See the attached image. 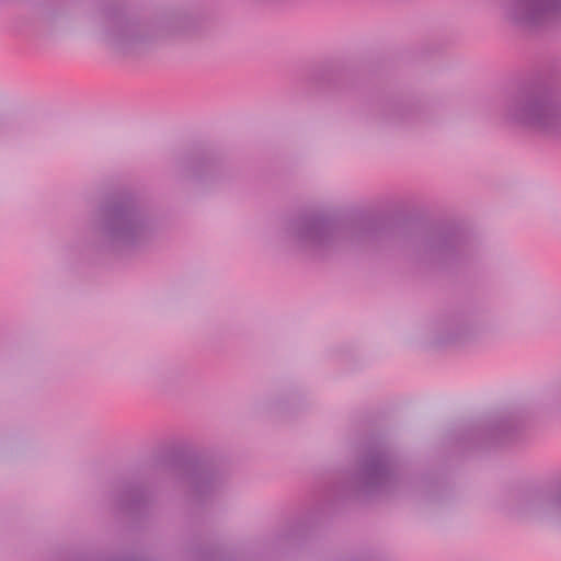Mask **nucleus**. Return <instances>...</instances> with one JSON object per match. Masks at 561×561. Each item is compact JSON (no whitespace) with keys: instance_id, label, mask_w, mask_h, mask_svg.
<instances>
[{"instance_id":"obj_1","label":"nucleus","mask_w":561,"mask_h":561,"mask_svg":"<svg viewBox=\"0 0 561 561\" xmlns=\"http://www.w3.org/2000/svg\"><path fill=\"white\" fill-rule=\"evenodd\" d=\"M383 228V220L364 217L350 224L323 213H309L293 219L286 234L291 247L301 252L321 254L350 241L357 244L376 238Z\"/></svg>"},{"instance_id":"obj_2","label":"nucleus","mask_w":561,"mask_h":561,"mask_svg":"<svg viewBox=\"0 0 561 561\" xmlns=\"http://www.w3.org/2000/svg\"><path fill=\"white\" fill-rule=\"evenodd\" d=\"M102 214L101 244L112 251L141 249L153 241L161 228L158 217L130 195L110 201Z\"/></svg>"},{"instance_id":"obj_3","label":"nucleus","mask_w":561,"mask_h":561,"mask_svg":"<svg viewBox=\"0 0 561 561\" xmlns=\"http://www.w3.org/2000/svg\"><path fill=\"white\" fill-rule=\"evenodd\" d=\"M504 117L539 136L561 138V104L553 87L543 80L520 87L504 105Z\"/></svg>"},{"instance_id":"obj_4","label":"nucleus","mask_w":561,"mask_h":561,"mask_svg":"<svg viewBox=\"0 0 561 561\" xmlns=\"http://www.w3.org/2000/svg\"><path fill=\"white\" fill-rule=\"evenodd\" d=\"M398 482L396 462L383 446L369 449L359 461L354 476V489L363 494H376L392 490Z\"/></svg>"},{"instance_id":"obj_5","label":"nucleus","mask_w":561,"mask_h":561,"mask_svg":"<svg viewBox=\"0 0 561 561\" xmlns=\"http://www.w3.org/2000/svg\"><path fill=\"white\" fill-rule=\"evenodd\" d=\"M506 18L525 28L546 27L561 22V0H508Z\"/></svg>"},{"instance_id":"obj_6","label":"nucleus","mask_w":561,"mask_h":561,"mask_svg":"<svg viewBox=\"0 0 561 561\" xmlns=\"http://www.w3.org/2000/svg\"><path fill=\"white\" fill-rule=\"evenodd\" d=\"M178 478L187 488L190 503L197 506L210 503L224 484L221 476L213 468L191 461L180 466Z\"/></svg>"},{"instance_id":"obj_7","label":"nucleus","mask_w":561,"mask_h":561,"mask_svg":"<svg viewBox=\"0 0 561 561\" xmlns=\"http://www.w3.org/2000/svg\"><path fill=\"white\" fill-rule=\"evenodd\" d=\"M518 519H535L561 526V492L558 495L533 494L524 497L512 511Z\"/></svg>"},{"instance_id":"obj_8","label":"nucleus","mask_w":561,"mask_h":561,"mask_svg":"<svg viewBox=\"0 0 561 561\" xmlns=\"http://www.w3.org/2000/svg\"><path fill=\"white\" fill-rule=\"evenodd\" d=\"M117 506L130 515H138L150 504V495L138 483H127L117 494Z\"/></svg>"},{"instance_id":"obj_9","label":"nucleus","mask_w":561,"mask_h":561,"mask_svg":"<svg viewBox=\"0 0 561 561\" xmlns=\"http://www.w3.org/2000/svg\"><path fill=\"white\" fill-rule=\"evenodd\" d=\"M461 240L456 233L436 232L427 237L423 243L425 254L432 259H444L460 248Z\"/></svg>"},{"instance_id":"obj_10","label":"nucleus","mask_w":561,"mask_h":561,"mask_svg":"<svg viewBox=\"0 0 561 561\" xmlns=\"http://www.w3.org/2000/svg\"><path fill=\"white\" fill-rule=\"evenodd\" d=\"M137 25L128 20L117 18L114 21V26L106 33V41L113 47L123 49L126 45L137 43L140 41L139 35L136 33Z\"/></svg>"},{"instance_id":"obj_11","label":"nucleus","mask_w":561,"mask_h":561,"mask_svg":"<svg viewBox=\"0 0 561 561\" xmlns=\"http://www.w3.org/2000/svg\"><path fill=\"white\" fill-rule=\"evenodd\" d=\"M516 430L515 422L511 419L500 421L493 428V434L500 442L513 438V432Z\"/></svg>"},{"instance_id":"obj_12","label":"nucleus","mask_w":561,"mask_h":561,"mask_svg":"<svg viewBox=\"0 0 561 561\" xmlns=\"http://www.w3.org/2000/svg\"><path fill=\"white\" fill-rule=\"evenodd\" d=\"M471 335V330L468 327L458 328L457 332L448 337L450 342L458 343L466 341Z\"/></svg>"},{"instance_id":"obj_13","label":"nucleus","mask_w":561,"mask_h":561,"mask_svg":"<svg viewBox=\"0 0 561 561\" xmlns=\"http://www.w3.org/2000/svg\"><path fill=\"white\" fill-rule=\"evenodd\" d=\"M552 398L557 408L561 409V383L552 391Z\"/></svg>"}]
</instances>
